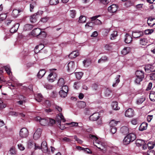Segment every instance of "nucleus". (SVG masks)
Masks as SVG:
<instances>
[{
  "instance_id": "nucleus-1",
  "label": "nucleus",
  "mask_w": 155,
  "mask_h": 155,
  "mask_svg": "<svg viewBox=\"0 0 155 155\" xmlns=\"http://www.w3.org/2000/svg\"><path fill=\"white\" fill-rule=\"evenodd\" d=\"M89 137L93 140L94 145L97 148L101 150H103L105 148V147L106 146L105 143L99 141L98 138L96 136L90 134Z\"/></svg>"
},
{
  "instance_id": "nucleus-2",
  "label": "nucleus",
  "mask_w": 155,
  "mask_h": 155,
  "mask_svg": "<svg viewBox=\"0 0 155 155\" xmlns=\"http://www.w3.org/2000/svg\"><path fill=\"white\" fill-rule=\"evenodd\" d=\"M136 135L134 133H130L126 136L124 140L123 143L124 144H128L130 142H132L136 139Z\"/></svg>"
},
{
  "instance_id": "nucleus-3",
  "label": "nucleus",
  "mask_w": 155,
  "mask_h": 155,
  "mask_svg": "<svg viewBox=\"0 0 155 155\" xmlns=\"http://www.w3.org/2000/svg\"><path fill=\"white\" fill-rule=\"evenodd\" d=\"M31 34L34 36H39L41 38H45L46 35L45 32L43 31H41L39 28H36L34 29L31 32Z\"/></svg>"
},
{
  "instance_id": "nucleus-4",
  "label": "nucleus",
  "mask_w": 155,
  "mask_h": 155,
  "mask_svg": "<svg viewBox=\"0 0 155 155\" xmlns=\"http://www.w3.org/2000/svg\"><path fill=\"white\" fill-rule=\"evenodd\" d=\"M56 70V68H52L50 69V73L48 75L47 78L48 81L50 82H53L56 79L57 77V74L54 72Z\"/></svg>"
},
{
  "instance_id": "nucleus-5",
  "label": "nucleus",
  "mask_w": 155,
  "mask_h": 155,
  "mask_svg": "<svg viewBox=\"0 0 155 155\" xmlns=\"http://www.w3.org/2000/svg\"><path fill=\"white\" fill-rule=\"evenodd\" d=\"M28 129L25 128H23L20 131L19 135L21 138H26L28 135Z\"/></svg>"
},
{
  "instance_id": "nucleus-6",
  "label": "nucleus",
  "mask_w": 155,
  "mask_h": 155,
  "mask_svg": "<svg viewBox=\"0 0 155 155\" xmlns=\"http://www.w3.org/2000/svg\"><path fill=\"white\" fill-rule=\"evenodd\" d=\"M56 120L58 125L60 126H61V121L63 122H65L66 121L63 116L61 113L56 117Z\"/></svg>"
},
{
  "instance_id": "nucleus-7",
  "label": "nucleus",
  "mask_w": 155,
  "mask_h": 155,
  "mask_svg": "<svg viewBox=\"0 0 155 155\" xmlns=\"http://www.w3.org/2000/svg\"><path fill=\"white\" fill-rule=\"evenodd\" d=\"M134 110L132 108H129L127 110L125 113L126 117H131L134 115Z\"/></svg>"
},
{
  "instance_id": "nucleus-8",
  "label": "nucleus",
  "mask_w": 155,
  "mask_h": 155,
  "mask_svg": "<svg viewBox=\"0 0 155 155\" xmlns=\"http://www.w3.org/2000/svg\"><path fill=\"white\" fill-rule=\"evenodd\" d=\"M42 132V129L40 128H38L35 133L33 135V138L34 139L36 140L38 139L40 137Z\"/></svg>"
},
{
  "instance_id": "nucleus-9",
  "label": "nucleus",
  "mask_w": 155,
  "mask_h": 155,
  "mask_svg": "<svg viewBox=\"0 0 155 155\" xmlns=\"http://www.w3.org/2000/svg\"><path fill=\"white\" fill-rule=\"evenodd\" d=\"M41 149L43 152L46 153L47 151L48 148L46 141H44L42 142L41 145Z\"/></svg>"
},
{
  "instance_id": "nucleus-10",
  "label": "nucleus",
  "mask_w": 155,
  "mask_h": 155,
  "mask_svg": "<svg viewBox=\"0 0 155 155\" xmlns=\"http://www.w3.org/2000/svg\"><path fill=\"white\" fill-rule=\"evenodd\" d=\"M117 9V7L116 5H112L108 8V11L111 13L115 12Z\"/></svg>"
},
{
  "instance_id": "nucleus-11",
  "label": "nucleus",
  "mask_w": 155,
  "mask_h": 155,
  "mask_svg": "<svg viewBox=\"0 0 155 155\" xmlns=\"http://www.w3.org/2000/svg\"><path fill=\"white\" fill-rule=\"evenodd\" d=\"M99 117V114L98 113H95L91 115L90 119L92 121H96L98 120Z\"/></svg>"
},
{
  "instance_id": "nucleus-12",
  "label": "nucleus",
  "mask_w": 155,
  "mask_h": 155,
  "mask_svg": "<svg viewBox=\"0 0 155 155\" xmlns=\"http://www.w3.org/2000/svg\"><path fill=\"white\" fill-rule=\"evenodd\" d=\"M23 11V9L18 10L17 9L14 10L12 12V15L13 17L16 18L19 15L18 14L20 12Z\"/></svg>"
},
{
  "instance_id": "nucleus-13",
  "label": "nucleus",
  "mask_w": 155,
  "mask_h": 155,
  "mask_svg": "<svg viewBox=\"0 0 155 155\" xmlns=\"http://www.w3.org/2000/svg\"><path fill=\"white\" fill-rule=\"evenodd\" d=\"M120 132L124 135L127 134L129 132V129L128 127L126 126H123L120 129Z\"/></svg>"
},
{
  "instance_id": "nucleus-14",
  "label": "nucleus",
  "mask_w": 155,
  "mask_h": 155,
  "mask_svg": "<svg viewBox=\"0 0 155 155\" xmlns=\"http://www.w3.org/2000/svg\"><path fill=\"white\" fill-rule=\"evenodd\" d=\"M79 54L78 51H75L72 52L69 55V57L71 58H73L78 56Z\"/></svg>"
},
{
  "instance_id": "nucleus-15",
  "label": "nucleus",
  "mask_w": 155,
  "mask_h": 155,
  "mask_svg": "<svg viewBox=\"0 0 155 155\" xmlns=\"http://www.w3.org/2000/svg\"><path fill=\"white\" fill-rule=\"evenodd\" d=\"M143 35L142 31H134L133 32L132 36L134 38H138L142 36Z\"/></svg>"
},
{
  "instance_id": "nucleus-16",
  "label": "nucleus",
  "mask_w": 155,
  "mask_h": 155,
  "mask_svg": "<svg viewBox=\"0 0 155 155\" xmlns=\"http://www.w3.org/2000/svg\"><path fill=\"white\" fill-rule=\"evenodd\" d=\"M147 23L149 26L150 27L153 26L155 25V18H148Z\"/></svg>"
},
{
  "instance_id": "nucleus-17",
  "label": "nucleus",
  "mask_w": 155,
  "mask_h": 155,
  "mask_svg": "<svg viewBox=\"0 0 155 155\" xmlns=\"http://www.w3.org/2000/svg\"><path fill=\"white\" fill-rule=\"evenodd\" d=\"M125 42L126 43L129 44L132 41V38L131 36L127 34L125 36Z\"/></svg>"
},
{
  "instance_id": "nucleus-18",
  "label": "nucleus",
  "mask_w": 155,
  "mask_h": 155,
  "mask_svg": "<svg viewBox=\"0 0 155 155\" xmlns=\"http://www.w3.org/2000/svg\"><path fill=\"white\" fill-rule=\"evenodd\" d=\"M100 16V15H98L93 17L91 18L92 20H95L94 23L96 25H101V21L98 19H96L97 18Z\"/></svg>"
},
{
  "instance_id": "nucleus-19",
  "label": "nucleus",
  "mask_w": 155,
  "mask_h": 155,
  "mask_svg": "<svg viewBox=\"0 0 155 155\" xmlns=\"http://www.w3.org/2000/svg\"><path fill=\"white\" fill-rule=\"evenodd\" d=\"M147 124L146 122L143 123L140 126L139 128V130L142 131L147 129Z\"/></svg>"
},
{
  "instance_id": "nucleus-20",
  "label": "nucleus",
  "mask_w": 155,
  "mask_h": 155,
  "mask_svg": "<svg viewBox=\"0 0 155 155\" xmlns=\"http://www.w3.org/2000/svg\"><path fill=\"white\" fill-rule=\"evenodd\" d=\"M35 99L38 102H40L42 100L43 97L41 94H37L35 95Z\"/></svg>"
},
{
  "instance_id": "nucleus-21",
  "label": "nucleus",
  "mask_w": 155,
  "mask_h": 155,
  "mask_svg": "<svg viewBox=\"0 0 155 155\" xmlns=\"http://www.w3.org/2000/svg\"><path fill=\"white\" fill-rule=\"evenodd\" d=\"M19 26V24L18 23L14 25L10 29V32L11 33H13L16 32L17 31Z\"/></svg>"
},
{
  "instance_id": "nucleus-22",
  "label": "nucleus",
  "mask_w": 155,
  "mask_h": 155,
  "mask_svg": "<svg viewBox=\"0 0 155 155\" xmlns=\"http://www.w3.org/2000/svg\"><path fill=\"white\" fill-rule=\"evenodd\" d=\"M144 73L142 71L137 70L135 72V75L137 77L144 78Z\"/></svg>"
},
{
  "instance_id": "nucleus-23",
  "label": "nucleus",
  "mask_w": 155,
  "mask_h": 155,
  "mask_svg": "<svg viewBox=\"0 0 155 155\" xmlns=\"http://www.w3.org/2000/svg\"><path fill=\"white\" fill-rule=\"evenodd\" d=\"M108 61V58L106 56H102L101 58L98 60V62L99 63H100L107 62Z\"/></svg>"
},
{
  "instance_id": "nucleus-24",
  "label": "nucleus",
  "mask_w": 155,
  "mask_h": 155,
  "mask_svg": "<svg viewBox=\"0 0 155 155\" xmlns=\"http://www.w3.org/2000/svg\"><path fill=\"white\" fill-rule=\"evenodd\" d=\"M45 70L44 69L40 70L38 74V77L39 78H41L45 75Z\"/></svg>"
},
{
  "instance_id": "nucleus-25",
  "label": "nucleus",
  "mask_w": 155,
  "mask_h": 155,
  "mask_svg": "<svg viewBox=\"0 0 155 155\" xmlns=\"http://www.w3.org/2000/svg\"><path fill=\"white\" fill-rule=\"evenodd\" d=\"M40 123L43 126H46L48 124V118H42L40 120Z\"/></svg>"
},
{
  "instance_id": "nucleus-26",
  "label": "nucleus",
  "mask_w": 155,
  "mask_h": 155,
  "mask_svg": "<svg viewBox=\"0 0 155 155\" xmlns=\"http://www.w3.org/2000/svg\"><path fill=\"white\" fill-rule=\"evenodd\" d=\"M36 16V15L35 14L30 17V20L31 22L35 23L37 21V17Z\"/></svg>"
},
{
  "instance_id": "nucleus-27",
  "label": "nucleus",
  "mask_w": 155,
  "mask_h": 155,
  "mask_svg": "<svg viewBox=\"0 0 155 155\" xmlns=\"http://www.w3.org/2000/svg\"><path fill=\"white\" fill-rule=\"evenodd\" d=\"M145 143L144 140H137L136 142V144L137 146L140 147L143 145Z\"/></svg>"
},
{
  "instance_id": "nucleus-28",
  "label": "nucleus",
  "mask_w": 155,
  "mask_h": 155,
  "mask_svg": "<svg viewBox=\"0 0 155 155\" xmlns=\"http://www.w3.org/2000/svg\"><path fill=\"white\" fill-rule=\"evenodd\" d=\"M148 43V40L146 38L141 39L140 41V44L142 45L145 46Z\"/></svg>"
},
{
  "instance_id": "nucleus-29",
  "label": "nucleus",
  "mask_w": 155,
  "mask_h": 155,
  "mask_svg": "<svg viewBox=\"0 0 155 155\" xmlns=\"http://www.w3.org/2000/svg\"><path fill=\"white\" fill-rule=\"evenodd\" d=\"M120 75H117L116 77L115 78V82H114L113 84V87H116V86L120 82Z\"/></svg>"
},
{
  "instance_id": "nucleus-30",
  "label": "nucleus",
  "mask_w": 155,
  "mask_h": 155,
  "mask_svg": "<svg viewBox=\"0 0 155 155\" xmlns=\"http://www.w3.org/2000/svg\"><path fill=\"white\" fill-rule=\"evenodd\" d=\"M94 25V24L92 22L87 23L85 25V28L89 30H91L93 28V27Z\"/></svg>"
},
{
  "instance_id": "nucleus-31",
  "label": "nucleus",
  "mask_w": 155,
  "mask_h": 155,
  "mask_svg": "<svg viewBox=\"0 0 155 155\" xmlns=\"http://www.w3.org/2000/svg\"><path fill=\"white\" fill-rule=\"evenodd\" d=\"M112 108L114 110H118L120 107L118 106V103L117 101H114L112 102Z\"/></svg>"
},
{
  "instance_id": "nucleus-32",
  "label": "nucleus",
  "mask_w": 155,
  "mask_h": 155,
  "mask_svg": "<svg viewBox=\"0 0 155 155\" xmlns=\"http://www.w3.org/2000/svg\"><path fill=\"white\" fill-rule=\"evenodd\" d=\"M118 122L115 121L114 120H112L109 123V125L110 127H114L117 125Z\"/></svg>"
},
{
  "instance_id": "nucleus-33",
  "label": "nucleus",
  "mask_w": 155,
  "mask_h": 155,
  "mask_svg": "<svg viewBox=\"0 0 155 155\" xmlns=\"http://www.w3.org/2000/svg\"><path fill=\"white\" fill-rule=\"evenodd\" d=\"M33 28L32 25L30 24H26L24 27V30L25 31H29L31 30Z\"/></svg>"
},
{
  "instance_id": "nucleus-34",
  "label": "nucleus",
  "mask_w": 155,
  "mask_h": 155,
  "mask_svg": "<svg viewBox=\"0 0 155 155\" xmlns=\"http://www.w3.org/2000/svg\"><path fill=\"white\" fill-rule=\"evenodd\" d=\"M145 98L144 97H141L137 99L136 103L138 104H141L145 101Z\"/></svg>"
},
{
  "instance_id": "nucleus-35",
  "label": "nucleus",
  "mask_w": 155,
  "mask_h": 155,
  "mask_svg": "<svg viewBox=\"0 0 155 155\" xmlns=\"http://www.w3.org/2000/svg\"><path fill=\"white\" fill-rule=\"evenodd\" d=\"M86 105V104L85 103L82 101L79 102L78 104V107L81 108H84L85 107Z\"/></svg>"
},
{
  "instance_id": "nucleus-36",
  "label": "nucleus",
  "mask_w": 155,
  "mask_h": 155,
  "mask_svg": "<svg viewBox=\"0 0 155 155\" xmlns=\"http://www.w3.org/2000/svg\"><path fill=\"white\" fill-rule=\"evenodd\" d=\"M35 143L32 140H29L27 142V146L28 148H31L34 146Z\"/></svg>"
},
{
  "instance_id": "nucleus-37",
  "label": "nucleus",
  "mask_w": 155,
  "mask_h": 155,
  "mask_svg": "<svg viewBox=\"0 0 155 155\" xmlns=\"http://www.w3.org/2000/svg\"><path fill=\"white\" fill-rule=\"evenodd\" d=\"M86 19L85 16L82 15L81 16L78 20V22L80 23H83L86 21Z\"/></svg>"
},
{
  "instance_id": "nucleus-38",
  "label": "nucleus",
  "mask_w": 155,
  "mask_h": 155,
  "mask_svg": "<svg viewBox=\"0 0 155 155\" xmlns=\"http://www.w3.org/2000/svg\"><path fill=\"white\" fill-rule=\"evenodd\" d=\"M83 74V73L81 72H77L75 73V74L76 78L78 79H80L81 78Z\"/></svg>"
},
{
  "instance_id": "nucleus-39",
  "label": "nucleus",
  "mask_w": 155,
  "mask_h": 155,
  "mask_svg": "<svg viewBox=\"0 0 155 155\" xmlns=\"http://www.w3.org/2000/svg\"><path fill=\"white\" fill-rule=\"evenodd\" d=\"M130 48L129 47H127L124 48L121 51L122 54L125 55L128 54L129 52Z\"/></svg>"
},
{
  "instance_id": "nucleus-40",
  "label": "nucleus",
  "mask_w": 155,
  "mask_h": 155,
  "mask_svg": "<svg viewBox=\"0 0 155 155\" xmlns=\"http://www.w3.org/2000/svg\"><path fill=\"white\" fill-rule=\"evenodd\" d=\"M44 47V46L43 44H39L38 45L36 46L35 49V53L37 52L36 51L37 49H38L39 51L43 49Z\"/></svg>"
},
{
  "instance_id": "nucleus-41",
  "label": "nucleus",
  "mask_w": 155,
  "mask_h": 155,
  "mask_svg": "<svg viewBox=\"0 0 155 155\" xmlns=\"http://www.w3.org/2000/svg\"><path fill=\"white\" fill-rule=\"evenodd\" d=\"M67 92L64 91H60L59 92V94L60 96L62 97H65L67 95Z\"/></svg>"
},
{
  "instance_id": "nucleus-42",
  "label": "nucleus",
  "mask_w": 155,
  "mask_h": 155,
  "mask_svg": "<svg viewBox=\"0 0 155 155\" xmlns=\"http://www.w3.org/2000/svg\"><path fill=\"white\" fill-rule=\"evenodd\" d=\"M64 84V81L63 78H61L59 79L58 82V84L60 86H63Z\"/></svg>"
},
{
  "instance_id": "nucleus-43",
  "label": "nucleus",
  "mask_w": 155,
  "mask_h": 155,
  "mask_svg": "<svg viewBox=\"0 0 155 155\" xmlns=\"http://www.w3.org/2000/svg\"><path fill=\"white\" fill-rule=\"evenodd\" d=\"M48 120L49 125H52L55 123V120L54 119L48 118Z\"/></svg>"
},
{
  "instance_id": "nucleus-44",
  "label": "nucleus",
  "mask_w": 155,
  "mask_h": 155,
  "mask_svg": "<svg viewBox=\"0 0 155 155\" xmlns=\"http://www.w3.org/2000/svg\"><path fill=\"white\" fill-rule=\"evenodd\" d=\"M117 35V33L116 31H114L111 35L110 38L111 40L114 39Z\"/></svg>"
},
{
  "instance_id": "nucleus-45",
  "label": "nucleus",
  "mask_w": 155,
  "mask_h": 155,
  "mask_svg": "<svg viewBox=\"0 0 155 155\" xmlns=\"http://www.w3.org/2000/svg\"><path fill=\"white\" fill-rule=\"evenodd\" d=\"M76 12L75 10H72L70 11V15L72 18H74L76 15Z\"/></svg>"
},
{
  "instance_id": "nucleus-46",
  "label": "nucleus",
  "mask_w": 155,
  "mask_h": 155,
  "mask_svg": "<svg viewBox=\"0 0 155 155\" xmlns=\"http://www.w3.org/2000/svg\"><path fill=\"white\" fill-rule=\"evenodd\" d=\"M143 78L141 77H136V78L135 80V82L136 84H140V82L142 81Z\"/></svg>"
},
{
  "instance_id": "nucleus-47",
  "label": "nucleus",
  "mask_w": 155,
  "mask_h": 155,
  "mask_svg": "<svg viewBox=\"0 0 155 155\" xmlns=\"http://www.w3.org/2000/svg\"><path fill=\"white\" fill-rule=\"evenodd\" d=\"M68 68H73L75 67L74 63V61L70 62L68 64Z\"/></svg>"
},
{
  "instance_id": "nucleus-48",
  "label": "nucleus",
  "mask_w": 155,
  "mask_h": 155,
  "mask_svg": "<svg viewBox=\"0 0 155 155\" xmlns=\"http://www.w3.org/2000/svg\"><path fill=\"white\" fill-rule=\"evenodd\" d=\"M149 98L150 100L153 101H155V94H150Z\"/></svg>"
},
{
  "instance_id": "nucleus-49",
  "label": "nucleus",
  "mask_w": 155,
  "mask_h": 155,
  "mask_svg": "<svg viewBox=\"0 0 155 155\" xmlns=\"http://www.w3.org/2000/svg\"><path fill=\"white\" fill-rule=\"evenodd\" d=\"M134 4V2L130 1H128L126 3V5L127 7H130L133 5Z\"/></svg>"
},
{
  "instance_id": "nucleus-50",
  "label": "nucleus",
  "mask_w": 155,
  "mask_h": 155,
  "mask_svg": "<svg viewBox=\"0 0 155 155\" xmlns=\"http://www.w3.org/2000/svg\"><path fill=\"white\" fill-rule=\"evenodd\" d=\"M58 3V0H50V3L51 5H56Z\"/></svg>"
},
{
  "instance_id": "nucleus-51",
  "label": "nucleus",
  "mask_w": 155,
  "mask_h": 155,
  "mask_svg": "<svg viewBox=\"0 0 155 155\" xmlns=\"http://www.w3.org/2000/svg\"><path fill=\"white\" fill-rule=\"evenodd\" d=\"M150 51L153 54H155V45H151L150 46Z\"/></svg>"
},
{
  "instance_id": "nucleus-52",
  "label": "nucleus",
  "mask_w": 155,
  "mask_h": 155,
  "mask_svg": "<svg viewBox=\"0 0 155 155\" xmlns=\"http://www.w3.org/2000/svg\"><path fill=\"white\" fill-rule=\"evenodd\" d=\"M44 87L47 89H51L52 88V85L48 84H44Z\"/></svg>"
},
{
  "instance_id": "nucleus-53",
  "label": "nucleus",
  "mask_w": 155,
  "mask_h": 155,
  "mask_svg": "<svg viewBox=\"0 0 155 155\" xmlns=\"http://www.w3.org/2000/svg\"><path fill=\"white\" fill-rule=\"evenodd\" d=\"M153 29H147L145 31V34L146 35L150 34L153 32Z\"/></svg>"
},
{
  "instance_id": "nucleus-54",
  "label": "nucleus",
  "mask_w": 155,
  "mask_h": 155,
  "mask_svg": "<svg viewBox=\"0 0 155 155\" xmlns=\"http://www.w3.org/2000/svg\"><path fill=\"white\" fill-rule=\"evenodd\" d=\"M110 132L112 134H114L116 133L117 131V128L115 127H110Z\"/></svg>"
},
{
  "instance_id": "nucleus-55",
  "label": "nucleus",
  "mask_w": 155,
  "mask_h": 155,
  "mask_svg": "<svg viewBox=\"0 0 155 155\" xmlns=\"http://www.w3.org/2000/svg\"><path fill=\"white\" fill-rule=\"evenodd\" d=\"M111 91L109 89H107L105 92V94L106 97H109L110 95Z\"/></svg>"
},
{
  "instance_id": "nucleus-56",
  "label": "nucleus",
  "mask_w": 155,
  "mask_h": 155,
  "mask_svg": "<svg viewBox=\"0 0 155 155\" xmlns=\"http://www.w3.org/2000/svg\"><path fill=\"white\" fill-rule=\"evenodd\" d=\"M6 17L5 14H2L0 15V22L5 19Z\"/></svg>"
},
{
  "instance_id": "nucleus-57",
  "label": "nucleus",
  "mask_w": 155,
  "mask_h": 155,
  "mask_svg": "<svg viewBox=\"0 0 155 155\" xmlns=\"http://www.w3.org/2000/svg\"><path fill=\"white\" fill-rule=\"evenodd\" d=\"M147 146L148 147L149 149H153L154 146V144L153 143H149L147 144Z\"/></svg>"
},
{
  "instance_id": "nucleus-58",
  "label": "nucleus",
  "mask_w": 155,
  "mask_h": 155,
  "mask_svg": "<svg viewBox=\"0 0 155 155\" xmlns=\"http://www.w3.org/2000/svg\"><path fill=\"white\" fill-rule=\"evenodd\" d=\"M61 91H64L68 92V87L66 85L63 86Z\"/></svg>"
},
{
  "instance_id": "nucleus-59",
  "label": "nucleus",
  "mask_w": 155,
  "mask_h": 155,
  "mask_svg": "<svg viewBox=\"0 0 155 155\" xmlns=\"http://www.w3.org/2000/svg\"><path fill=\"white\" fill-rule=\"evenodd\" d=\"M83 63L85 67H87L90 62L88 61L87 60H84L83 61Z\"/></svg>"
},
{
  "instance_id": "nucleus-60",
  "label": "nucleus",
  "mask_w": 155,
  "mask_h": 155,
  "mask_svg": "<svg viewBox=\"0 0 155 155\" xmlns=\"http://www.w3.org/2000/svg\"><path fill=\"white\" fill-rule=\"evenodd\" d=\"M18 98L20 101L23 100L26 101L25 98L22 95H18Z\"/></svg>"
},
{
  "instance_id": "nucleus-61",
  "label": "nucleus",
  "mask_w": 155,
  "mask_h": 155,
  "mask_svg": "<svg viewBox=\"0 0 155 155\" xmlns=\"http://www.w3.org/2000/svg\"><path fill=\"white\" fill-rule=\"evenodd\" d=\"M10 153L12 155L14 154L15 153V148L14 147H12L10 150Z\"/></svg>"
},
{
  "instance_id": "nucleus-62",
  "label": "nucleus",
  "mask_w": 155,
  "mask_h": 155,
  "mask_svg": "<svg viewBox=\"0 0 155 155\" xmlns=\"http://www.w3.org/2000/svg\"><path fill=\"white\" fill-rule=\"evenodd\" d=\"M152 83L151 82H150L148 84L147 87V88L146 89V90L149 91L151 89L152 87Z\"/></svg>"
},
{
  "instance_id": "nucleus-63",
  "label": "nucleus",
  "mask_w": 155,
  "mask_h": 155,
  "mask_svg": "<svg viewBox=\"0 0 155 155\" xmlns=\"http://www.w3.org/2000/svg\"><path fill=\"white\" fill-rule=\"evenodd\" d=\"M18 147L19 149L21 150H23L25 149L24 147L21 144H18Z\"/></svg>"
},
{
  "instance_id": "nucleus-64",
  "label": "nucleus",
  "mask_w": 155,
  "mask_h": 155,
  "mask_svg": "<svg viewBox=\"0 0 155 155\" xmlns=\"http://www.w3.org/2000/svg\"><path fill=\"white\" fill-rule=\"evenodd\" d=\"M131 123L133 125H136L137 123V120L136 119H133L131 121Z\"/></svg>"
}]
</instances>
